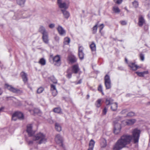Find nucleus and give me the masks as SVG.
<instances>
[{
	"label": "nucleus",
	"instance_id": "1",
	"mask_svg": "<svg viewBox=\"0 0 150 150\" xmlns=\"http://www.w3.org/2000/svg\"><path fill=\"white\" fill-rule=\"evenodd\" d=\"M140 133V131L137 129L132 131V137L130 135H124L122 136L114 145L113 150H120L129 144L132 140L134 143L138 142Z\"/></svg>",
	"mask_w": 150,
	"mask_h": 150
},
{
	"label": "nucleus",
	"instance_id": "2",
	"mask_svg": "<svg viewBox=\"0 0 150 150\" xmlns=\"http://www.w3.org/2000/svg\"><path fill=\"white\" fill-rule=\"evenodd\" d=\"M34 141H37L39 144L45 143L47 142L45 135L42 133H39L33 137Z\"/></svg>",
	"mask_w": 150,
	"mask_h": 150
},
{
	"label": "nucleus",
	"instance_id": "3",
	"mask_svg": "<svg viewBox=\"0 0 150 150\" xmlns=\"http://www.w3.org/2000/svg\"><path fill=\"white\" fill-rule=\"evenodd\" d=\"M113 100L111 98H107L106 99L105 103L107 105H111V109L112 111H116L117 108V103H113Z\"/></svg>",
	"mask_w": 150,
	"mask_h": 150
},
{
	"label": "nucleus",
	"instance_id": "4",
	"mask_svg": "<svg viewBox=\"0 0 150 150\" xmlns=\"http://www.w3.org/2000/svg\"><path fill=\"white\" fill-rule=\"evenodd\" d=\"M119 121H115L114 122V132L116 134L120 133L121 129V125L120 123L119 122Z\"/></svg>",
	"mask_w": 150,
	"mask_h": 150
},
{
	"label": "nucleus",
	"instance_id": "5",
	"mask_svg": "<svg viewBox=\"0 0 150 150\" xmlns=\"http://www.w3.org/2000/svg\"><path fill=\"white\" fill-rule=\"evenodd\" d=\"M105 85L107 89H110L111 87V82L109 75L106 74L104 78Z\"/></svg>",
	"mask_w": 150,
	"mask_h": 150
},
{
	"label": "nucleus",
	"instance_id": "6",
	"mask_svg": "<svg viewBox=\"0 0 150 150\" xmlns=\"http://www.w3.org/2000/svg\"><path fill=\"white\" fill-rule=\"evenodd\" d=\"M5 86L8 90L14 93H21L22 92L20 90L15 88L9 85L8 84H6L5 85Z\"/></svg>",
	"mask_w": 150,
	"mask_h": 150
},
{
	"label": "nucleus",
	"instance_id": "7",
	"mask_svg": "<svg viewBox=\"0 0 150 150\" xmlns=\"http://www.w3.org/2000/svg\"><path fill=\"white\" fill-rule=\"evenodd\" d=\"M57 4L59 7L60 8L67 9L69 6V3L66 2H62V0H57Z\"/></svg>",
	"mask_w": 150,
	"mask_h": 150
},
{
	"label": "nucleus",
	"instance_id": "8",
	"mask_svg": "<svg viewBox=\"0 0 150 150\" xmlns=\"http://www.w3.org/2000/svg\"><path fill=\"white\" fill-rule=\"evenodd\" d=\"M55 140L57 144H61V145L62 146L63 139L62 137L60 134H57L56 135Z\"/></svg>",
	"mask_w": 150,
	"mask_h": 150
},
{
	"label": "nucleus",
	"instance_id": "9",
	"mask_svg": "<svg viewBox=\"0 0 150 150\" xmlns=\"http://www.w3.org/2000/svg\"><path fill=\"white\" fill-rule=\"evenodd\" d=\"M27 132L30 136H33L34 132L32 130V126L31 124L28 125L27 127Z\"/></svg>",
	"mask_w": 150,
	"mask_h": 150
},
{
	"label": "nucleus",
	"instance_id": "10",
	"mask_svg": "<svg viewBox=\"0 0 150 150\" xmlns=\"http://www.w3.org/2000/svg\"><path fill=\"white\" fill-rule=\"evenodd\" d=\"M57 29L60 35L63 36L65 35L66 33V31L62 26L59 25Z\"/></svg>",
	"mask_w": 150,
	"mask_h": 150
},
{
	"label": "nucleus",
	"instance_id": "11",
	"mask_svg": "<svg viewBox=\"0 0 150 150\" xmlns=\"http://www.w3.org/2000/svg\"><path fill=\"white\" fill-rule=\"evenodd\" d=\"M136 122V120L135 119H131L129 120H124L122 123H124V122H125V125H133Z\"/></svg>",
	"mask_w": 150,
	"mask_h": 150
},
{
	"label": "nucleus",
	"instance_id": "12",
	"mask_svg": "<svg viewBox=\"0 0 150 150\" xmlns=\"http://www.w3.org/2000/svg\"><path fill=\"white\" fill-rule=\"evenodd\" d=\"M42 39L44 43L47 44H48L49 43V39L48 33L42 35Z\"/></svg>",
	"mask_w": 150,
	"mask_h": 150
},
{
	"label": "nucleus",
	"instance_id": "13",
	"mask_svg": "<svg viewBox=\"0 0 150 150\" xmlns=\"http://www.w3.org/2000/svg\"><path fill=\"white\" fill-rule=\"evenodd\" d=\"M54 62H56L55 65L57 66L60 65L61 64L60 58V56L57 55L54 57L53 58Z\"/></svg>",
	"mask_w": 150,
	"mask_h": 150
},
{
	"label": "nucleus",
	"instance_id": "14",
	"mask_svg": "<svg viewBox=\"0 0 150 150\" xmlns=\"http://www.w3.org/2000/svg\"><path fill=\"white\" fill-rule=\"evenodd\" d=\"M128 64L129 66L132 70H136L139 67L137 65H136L134 63L130 62Z\"/></svg>",
	"mask_w": 150,
	"mask_h": 150
},
{
	"label": "nucleus",
	"instance_id": "15",
	"mask_svg": "<svg viewBox=\"0 0 150 150\" xmlns=\"http://www.w3.org/2000/svg\"><path fill=\"white\" fill-rule=\"evenodd\" d=\"M145 23V21L142 16H140L139 18L138 25L140 27H142Z\"/></svg>",
	"mask_w": 150,
	"mask_h": 150
},
{
	"label": "nucleus",
	"instance_id": "16",
	"mask_svg": "<svg viewBox=\"0 0 150 150\" xmlns=\"http://www.w3.org/2000/svg\"><path fill=\"white\" fill-rule=\"evenodd\" d=\"M21 74L22 76L23 81L24 83H26L27 82L28 80L27 76V74L24 72H22L21 73Z\"/></svg>",
	"mask_w": 150,
	"mask_h": 150
},
{
	"label": "nucleus",
	"instance_id": "17",
	"mask_svg": "<svg viewBox=\"0 0 150 150\" xmlns=\"http://www.w3.org/2000/svg\"><path fill=\"white\" fill-rule=\"evenodd\" d=\"M38 31L42 35L48 33L45 27L43 26H41L40 27Z\"/></svg>",
	"mask_w": 150,
	"mask_h": 150
},
{
	"label": "nucleus",
	"instance_id": "18",
	"mask_svg": "<svg viewBox=\"0 0 150 150\" xmlns=\"http://www.w3.org/2000/svg\"><path fill=\"white\" fill-rule=\"evenodd\" d=\"M79 70L78 65L75 64L72 67V72L75 74L77 73Z\"/></svg>",
	"mask_w": 150,
	"mask_h": 150
},
{
	"label": "nucleus",
	"instance_id": "19",
	"mask_svg": "<svg viewBox=\"0 0 150 150\" xmlns=\"http://www.w3.org/2000/svg\"><path fill=\"white\" fill-rule=\"evenodd\" d=\"M64 17L67 19H68L69 16V13L65 9H62L61 10Z\"/></svg>",
	"mask_w": 150,
	"mask_h": 150
},
{
	"label": "nucleus",
	"instance_id": "20",
	"mask_svg": "<svg viewBox=\"0 0 150 150\" xmlns=\"http://www.w3.org/2000/svg\"><path fill=\"white\" fill-rule=\"evenodd\" d=\"M69 61L71 63H73L76 62V58L73 56H70L68 57Z\"/></svg>",
	"mask_w": 150,
	"mask_h": 150
},
{
	"label": "nucleus",
	"instance_id": "21",
	"mask_svg": "<svg viewBox=\"0 0 150 150\" xmlns=\"http://www.w3.org/2000/svg\"><path fill=\"white\" fill-rule=\"evenodd\" d=\"M136 73L137 75L140 77H143L144 75L148 74V71H144L142 72H136Z\"/></svg>",
	"mask_w": 150,
	"mask_h": 150
},
{
	"label": "nucleus",
	"instance_id": "22",
	"mask_svg": "<svg viewBox=\"0 0 150 150\" xmlns=\"http://www.w3.org/2000/svg\"><path fill=\"white\" fill-rule=\"evenodd\" d=\"M14 113H17L16 115L17 116L18 118L21 119H23L24 116L22 113L20 112H16Z\"/></svg>",
	"mask_w": 150,
	"mask_h": 150
},
{
	"label": "nucleus",
	"instance_id": "23",
	"mask_svg": "<svg viewBox=\"0 0 150 150\" xmlns=\"http://www.w3.org/2000/svg\"><path fill=\"white\" fill-rule=\"evenodd\" d=\"M17 4L21 6H23L26 0H16Z\"/></svg>",
	"mask_w": 150,
	"mask_h": 150
},
{
	"label": "nucleus",
	"instance_id": "24",
	"mask_svg": "<svg viewBox=\"0 0 150 150\" xmlns=\"http://www.w3.org/2000/svg\"><path fill=\"white\" fill-rule=\"evenodd\" d=\"M90 47L92 51H95L96 50V45L94 42H93L90 45Z\"/></svg>",
	"mask_w": 150,
	"mask_h": 150
},
{
	"label": "nucleus",
	"instance_id": "25",
	"mask_svg": "<svg viewBox=\"0 0 150 150\" xmlns=\"http://www.w3.org/2000/svg\"><path fill=\"white\" fill-rule=\"evenodd\" d=\"M39 63L42 65H45L46 63L45 60L43 58H42L40 60Z\"/></svg>",
	"mask_w": 150,
	"mask_h": 150
},
{
	"label": "nucleus",
	"instance_id": "26",
	"mask_svg": "<svg viewBox=\"0 0 150 150\" xmlns=\"http://www.w3.org/2000/svg\"><path fill=\"white\" fill-rule=\"evenodd\" d=\"M115 13H119L120 12V10L118 7L117 6H114L112 9Z\"/></svg>",
	"mask_w": 150,
	"mask_h": 150
},
{
	"label": "nucleus",
	"instance_id": "27",
	"mask_svg": "<svg viewBox=\"0 0 150 150\" xmlns=\"http://www.w3.org/2000/svg\"><path fill=\"white\" fill-rule=\"evenodd\" d=\"M55 128L56 130L58 132H60L62 130L61 126L58 123H56L55 124Z\"/></svg>",
	"mask_w": 150,
	"mask_h": 150
},
{
	"label": "nucleus",
	"instance_id": "28",
	"mask_svg": "<svg viewBox=\"0 0 150 150\" xmlns=\"http://www.w3.org/2000/svg\"><path fill=\"white\" fill-rule=\"evenodd\" d=\"M100 145L102 147H105L107 145L106 140L104 139H103L101 140Z\"/></svg>",
	"mask_w": 150,
	"mask_h": 150
},
{
	"label": "nucleus",
	"instance_id": "29",
	"mask_svg": "<svg viewBox=\"0 0 150 150\" xmlns=\"http://www.w3.org/2000/svg\"><path fill=\"white\" fill-rule=\"evenodd\" d=\"M70 40L68 37H66L64 38V43L65 45H68L70 42Z\"/></svg>",
	"mask_w": 150,
	"mask_h": 150
},
{
	"label": "nucleus",
	"instance_id": "30",
	"mask_svg": "<svg viewBox=\"0 0 150 150\" xmlns=\"http://www.w3.org/2000/svg\"><path fill=\"white\" fill-rule=\"evenodd\" d=\"M53 111L55 112L59 113L61 112V110L59 108H56L54 109Z\"/></svg>",
	"mask_w": 150,
	"mask_h": 150
},
{
	"label": "nucleus",
	"instance_id": "31",
	"mask_svg": "<svg viewBox=\"0 0 150 150\" xmlns=\"http://www.w3.org/2000/svg\"><path fill=\"white\" fill-rule=\"evenodd\" d=\"M98 24L97 23L93 28V33H96L97 32V26Z\"/></svg>",
	"mask_w": 150,
	"mask_h": 150
},
{
	"label": "nucleus",
	"instance_id": "32",
	"mask_svg": "<svg viewBox=\"0 0 150 150\" xmlns=\"http://www.w3.org/2000/svg\"><path fill=\"white\" fill-rule=\"evenodd\" d=\"M84 55V54L83 52H79V56L81 60L83 59Z\"/></svg>",
	"mask_w": 150,
	"mask_h": 150
},
{
	"label": "nucleus",
	"instance_id": "33",
	"mask_svg": "<svg viewBox=\"0 0 150 150\" xmlns=\"http://www.w3.org/2000/svg\"><path fill=\"white\" fill-rule=\"evenodd\" d=\"M132 4L134 8H137L138 7L139 3L137 1H134L132 2Z\"/></svg>",
	"mask_w": 150,
	"mask_h": 150
},
{
	"label": "nucleus",
	"instance_id": "34",
	"mask_svg": "<svg viewBox=\"0 0 150 150\" xmlns=\"http://www.w3.org/2000/svg\"><path fill=\"white\" fill-rule=\"evenodd\" d=\"M95 142L93 139H91L90 142L89 147H94Z\"/></svg>",
	"mask_w": 150,
	"mask_h": 150
},
{
	"label": "nucleus",
	"instance_id": "35",
	"mask_svg": "<svg viewBox=\"0 0 150 150\" xmlns=\"http://www.w3.org/2000/svg\"><path fill=\"white\" fill-rule=\"evenodd\" d=\"M50 79L53 83H57V80L54 76H51L50 77Z\"/></svg>",
	"mask_w": 150,
	"mask_h": 150
},
{
	"label": "nucleus",
	"instance_id": "36",
	"mask_svg": "<svg viewBox=\"0 0 150 150\" xmlns=\"http://www.w3.org/2000/svg\"><path fill=\"white\" fill-rule=\"evenodd\" d=\"M101 100L100 99H99L97 100L96 105L97 107L99 108L101 106Z\"/></svg>",
	"mask_w": 150,
	"mask_h": 150
},
{
	"label": "nucleus",
	"instance_id": "37",
	"mask_svg": "<svg viewBox=\"0 0 150 150\" xmlns=\"http://www.w3.org/2000/svg\"><path fill=\"white\" fill-rule=\"evenodd\" d=\"M44 90V88L42 87L39 88L37 90V93H42Z\"/></svg>",
	"mask_w": 150,
	"mask_h": 150
},
{
	"label": "nucleus",
	"instance_id": "38",
	"mask_svg": "<svg viewBox=\"0 0 150 150\" xmlns=\"http://www.w3.org/2000/svg\"><path fill=\"white\" fill-rule=\"evenodd\" d=\"M17 113H14L12 115V120H14V121H16L17 120L18 118L17 116L16 115H17Z\"/></svg>",
	"mask_w": 150,
	"mask_h": 150
},
{
	"label": "nucleus",
	"instance_id": "39",
	"mask_svg": "<svg viewBox=\"0 0 150 150\" xmlns=\"http://www.w3.org/2000/svg\"><path fill=\"white\" fill-rule=\"evenodd\" d=\"M135 115V114L133 112H129L127 114V116L129 117H132Z\"/></svg>",
	"mask_w": 150,
	"mask_h": 150
},
{
	"label": "nucleus",
	"instance_id": "40",
	"mask_svg": "<svg viewBox=\"0 0 150 150\" xmlns=\"http://www.w3.org/2000/svg\"><path fill=\"white\" fill-rule=\"evenodd\" d=\"M98 90L101 92L103 95H104V93L103 92L102 90V86L101 85H100L98 88Z\"/></svg>",
	"mask_w": 150,
	"mask_h": 150
},
{
	"label": "nucleus",
	"instance_id": "41",
	"mask_svg": "<svg viewBox=\"0 0 150 150\" xmlns=\"http://www.w3.org/2000/svg\"><path fill=\"white\" fill-rule=\"evenodd\" d=\"M52 94L54 96H56L57 94V90H52Z\"/></svg>",
	"mask_w": 150,
	"mask_h": 150
},
{
	"label": "nucleus",
	"instance_id": "42",
	"mask_svg": "<svg viewBox=\"0 0 150 150\" xmlns=\"http://www.w3.org/2000/svg\"><path fill=\"white\" fill-rule=\"evenodd\" d=\"M51 91L57 90L56 86L54 84H51L50 85Z\"/></svg>",
	"mask_w": 150,
	"mask_h": 150
},
{
	"label": "nucleus",
	"instance_id": "43",
	"mask_svg": "<svg viewBox=\"0 0 150 150\" xmlns=\"http://www.w3.org/2000/svg\"><path fill=\"white\" fill-rule=\"evenodd\" d=\"M114 1L115 3L117 4H120L122 3V0H114Z\"/></svg>",
	"mask_w": 150,
	"mask_h": 150
},
{
	"label": "nucleus",
	"instance_id": "44",
	"mask_svg": "<svg viewBox=\"0 0 150 150\" xmlns=\"http://www.w3.org/2000/svg\"><path fill=\"white\" fill-rule=\"evenodd\" d=\"M100 30L99 32H101V30L103 29L104 27V25L103 24H100L99 26Z\"/></svg>",
	"mask_w": 150,
	"mask_h": 150
},
{
	"label": "nucleus",
	"instance_id": "45",
	"mask_svg": "<svg viewBox=\"0 0 150 150\" xmlns=\"http://www.w3.org/2000/svg\"><path fill=\"white\" fill-rule=\"evenodd\" d=\"M140 58L141 60L143 61L144 59V54H141L140 55Z\"/></svg>",
	"mask_w": 150,
	"mask_h": 150
},
{
	"label": "nucleus",
	"instance_id": "46",
	"mask_svg": "<svg viewBox=\"0 0 150 150\" xmlns=\"http://www.w3.org/2000/svg\"><path fill=\"white\" fill-rule=\"evenodd\" d=\"M72 76V73L71 72H69L68 71H67V78L69 79H70L71 77Z\"/></svg>",
	"mask_w": 150,
	"mask_h": 150
},
{
	"label": "nucleus",
	"instance_id": "47",
	"mask_svg": "<svg viewBox=\"0 0 150 150\" xmlns=\"http://www.w3.org/2000/svg\"><path fill=\"white\" fill-rule=\"evenodd\" d=\"M83 48L82 46H80L79 47V52H83Z\"/></svg>",
	"mask_w": 150,
	"mask_h": 150
},
{
	"label": "nucleus",
	"instance_id": "48",
	"mask_svg": "<svg viewBox=\"0 0 150 150\" xmlns=\"http://www.w3.org/2000/svg\"><path fill=\"white\" fill-rule=\"evenodd\" d=\"M107 112V109L105 107L104 108L103 111V115H105Z\"/></svg>",
	"mask_w": 150,
	"mask_h": 150
},
{
	"label": "nucleus",
	"instance_id": "49",
	"mask_svg": "<svg viewBox=\"0 0 150 150\" xmlns=\"http://www.w3.org/2000/svg\"><path fill=\"white\" fill-rule=\"evenodd\" d=\"M49 27L50 28H53L55 26V24L54 23H52L50 24L49 25Z\"/></svg>",
	"mask_w": 150,
	"mask_h": 150
},
{
	"label": "nucleus",
	"instance_id": "50",
	"mask_svg": "<svg viewBox=\"0 0 150 150\" xmlns=\"http://www.w3.org/2000/svg\"><path fill=\"white\" fill-rule=\"evenodd\" d=\"M144 1H145V3L146 4H150V0H143Z\"/></svg>",
	"mask_w": 150,
	"mask_h": 150
},
{
	"label": "nucleus",
	"instance_id": "51",
	"mask_svg": "<svg viewBox=\"0 0 150 150\" xmlns=\"http://www.w3.org/2000/svg\"><path fill=\"white\" fill-rule=\"evenodd\" d=\"M54 39L55 41H56L58 42L59 41V36H56L55 37Z\"/></svg>",
	"mask_w": 150,
	"mask_h": 150
},
{
	"label": "nucleus",
	"instance_id": "52",
	"mask_svg": "<svg viewBox=\"0 0 150 150\" xmlns=\"http://www.w3.org/2000/svg\"><path fill=\"white\" fill-rule=\"evenodd\" d=\"M127 112V109H125L123 110H122L121 112V113L122 114H125Z\"/></svg>",
	"mask_w": 150,
	"mask_h": 150
},
{
	"label": "nucleus",
	"instance_id": "53",
	"mask_svg": "<svg viewBox=\"0 0 150 150\" xmlns=\"http://www.w3.org/2000/svg\"><path fill=\"white\" fill-rule=\"evenodd\" d=\"M82 79H80L78 82H76V84H81L82 82Z\"/></svg>",
	"mask_w": 150,
	"mask_h": 150
},
{
	"label": "nucleus",
	"instance_id": "54",
	"mask_svg": "<svg viewBox=\"0 0 150 150\" xmlns=\"http://www.w3.org/2000/svg\"><path fill=\"white\" fill-rule=\"evenodd\" d=\"M29 145H31L33 144V142L32 141H30L28 142Z\"/></svg>",
	"mask_w": 150,
	"mask_h": 150
},
{
	"label": "nucleus",
	"instance_id": "55",
	"mask_svg": "<svg viewBox=\"0 0 150 150\" xmlns=\"http://www.w3.org/2000/svg\"><path fill=\"white\" fill-rule=\"evenodd\" d=\"M121 24L122 25H125L127 24L126 22L125 21H121Z\"/></svg>",
	"mask_w": 150,
	"mask_h": 150
},
{
	"label": "nucleus",
	"instance_id": "56",
	"mask_svg": "<svg viewBox=\"0 0 150 150\" xmlns=\"http://www.w3.org/2000/svg\"><path fill=\"white\" fill-rule=\"evenodd\" d=\"M118 69L119 70H123V68L122 67H118Z\"/></svg>",
	"mask_w": 150,
	"mask_h": 150
},
{
	"label": "nucleus",
	"instance_id": "57",
	"mask_svg": "<svg viewBox=\"0 0 150 150\" xmlns=\"http://www.w3.org/2000/svg\"><path fill=\"white\" fill-rule=\"evenodd\" d=\"M4 108V107H1L0 108V113L3 111Z\"/></svg>",
	"mask_w": 150,
	"mask_h": 150
},
{
	"label": "nucleus",
	"instance_id": "58",
	"mask_svg": "<svg viewBox=\"0 0 150 150\" xmlns=\"http://www.w3.org/2000/svg\"><path fill=\"white\" fill-rule=\"evenodd\" d=\"M93 148L92 147H89L88 150H93Z\"/></svg>",
	"mask_w": 150,
	"mask_h": 150
},
{
	"label": "nucleus",
	"instance_id": "59",
	"mask_svg": "<svg viewBox=\"0 0 150 150\" xmlns=\"http://www.w3.org/2000/svg\"><path fill=\"white\" fill-rule=\"evenodd\" d=\"M2 91L1 90V89L0 88V95L2 94Z\"/></svg>",
	"mask_w": 150,
	"mask_h": 150
},
{
	"label": "nucleus",
	"instance_id": "60",
	"mask_svg": "<svg viewBox=\"0 0 150 150\" xmlns=\"http://www.w3.org/2000/svg\"><path fill=\"white\" fill-rule=\"evenodd\" d=\"M124 121V120H123V121H122V122H121L122 124V125H124V124H125V122H124V123H122V122H123Z\"/></svg>",
	"mask_w": 150,
	"mask_h": 150
},
{
	"label": "nucleus",
	"instance_id": "61",
	"mask_svg": "<svg viewBox=\"0 0 150 150\" xmlns=\"http://www.w3.org/2000/svg\"><path fill=\"white\" fill-rule=\"evenodd\" d=\"M125 9L127 11V12H128L129 11L127 9V7H125Z\"/></svg>",
	"mask_w": 150,
	"mask_h": 150
},
{
	"label": "nucleus",
	"instance_id": "62",
	"mask_svg": "<svg viewBox=\"0 0 150 150\" xmlns=\"http://www.w3.org/2000/svg\"><path fill=\"white\" fill-rule=\"evenodd\" d=\"M117 40V38H113V40H115V41H116V40Z\"/></svg>",
	"mask_w": 150,
	"mask_h": 150
},
{
	"label": "nucleus",
	"instance_id": "63",
	"mask_svg": "<svg viewBox=\"0 0 150 150\" xmlns=\"http://www.w3.org/2000/svg\"><path fill=\"white\" fill-rule=\"evenodd\" d=\"M125 60L126 62V63H127L128 61H127V59L126 58H125Z\"/></svg>",
	"mask_w": 150,
	"mask_h": 150
},
{
	"label": "nucleus",
	"instance_id": "64",
	"mask_svg": "<svg viewBox=\"0 0 150 150\" xmlns=\"http://www.w3.org/2000/svg\"><path fill=\"white\" fill-rule=\"evenodd\" d=\"M118 41H120V42L123 41V40H118Z\"/></svg>",
	"mask_w": 150,
	"mask_h": 150
}]
</instances>
